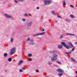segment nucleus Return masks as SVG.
Segmentation results:
<instances>
[{
	"mask_svg": "<svg viewBox=\"0 0 77 77\" xmlns=\"http://www.w3.org/2000/svg\"><path fill=\"white\" fill-rule=\"evenodd\" d=\"M5 16H6V18L8 19V18H12V17L11 16H10L8 14H4Z\"/></svg>",
	"mask_w": 77,
	"mask_h": 77,
	"instance_id": "nucleus-5",
	"label": "nucleus"
},
{
	"mask_svg": "<svg viewBox=\"0 0 77 77\" xmlns=\"http://www.w3.org/2000/svg\"><path fill=\"white\" fill-rule=\"evenodd\" d=\"M44 4L45 5H48V0H45L44 1Z\"/></svg>",
	"mask_w": 77,
	"mask_h": 77,
	"instance_id": "nucleus-7",
	"label": "nucleus"
},
{
	"mask_svg": "<svg viewBox=\"0 0 77 77\" xmlns=\"http://www.w3.org/2000/svg\"><path fill=\"white\" fill-rule=\"evenodd\" d=\"M69 44L71 46V47H71V48H72V47H74V46H73V45H72V44L71 43L69 42Z\"/></svg>",
	"mask_w": 77,
	"mask_h": 77,
	"instance_id": "nucleus-14",
	"label": "nucleus"
},
{
	"mask_svg": "<svg viewBox=\"0 0 77 77\" xmlns=\"http://www.w3.org/2000/svg\"><path fill=\"white\" fill-rule=\"evenodd\" d=\"M32 24V21H30L27 24V27H30Z\"/></svg>",
	"mask_w": 77,
	"mask_h": 77,
	"instance_id": "nucleus-6",
	"label": "nucleus"
},
{
	"mask_svg": "<svg viewBox=\"0 0 77 77\" xmlns=\"http://www.w3.org/2000/svg\"><path fill=\"white\" fill-rule=\"evenodd\" d=\"M29 77H30V76H29Z\"/></svg>",
	"mask_w": 77,
	"mask_h": 77,
	"instance_id": "nucleus-53",
	"label": "nucleus"
},
{
	"mask_svg": "<svg viewBox=\"0 0 77 77\" xmlns=\"http://www.w3.org/2000/svg\"><path fill=\"white\" fill-rule=\"evenodd\" d=\"M55 23H57V20H55Z\"/></svg>",
	"mask_w": 77,
	"mask_h": 77,
	"instance_id": "nucleus-45",
	"label": "nucleus"
},
{
	"mask_svg": "<svg viewBox=\"0 0 77 77\" xmlns=\"http://www.w3.org/2000/svg\"><path fill=\"white\" fill-rule=\"evenodd\" d=\"M39 34V35H45V32H42Z\"/></svg>",
	"mask_w": 77,
	"mask_h": 77,
	"instance_id": "nucleus-12",
	"label": "nucleus"
},
{
	"mask_svg": "<svg viewBox=\"0 0 77 77\" xmlns=\"http://www.w3.org/2000/svg\"><path fill=\"white\" fill-rule=\"evenodd\" d=\"M13 41L14 39H13V38H11L10 40V42H13Z\"/></svg>",
	"mask_w": 77,
	"mask_h": 77,
	"instance_id": "nucleus-23",
	"label": "nucleus"
},
{
	"mask_svg": "<svg viewBox=\"0 0 77 77\" xmlns=\"http://www.w3.org/2000/svg\"><path fill=\"white\" fill-rule=\"evenodd\" d=\"M51 13L52 14H53V15H56V14L55 13V12H54V11H52L51 12Z\"/></svg>",
	"mask_w": 77,
	"mask_h": 77,
	"instance_id": "nucleus-28",
	"label": "nucleus"
},
{
	"mask_svg": "<svg viewBox=\"0 0 77 77\" xmlns=\"http://www.w3.org/2000/svg\"><path fill=\"white\" fill-rule=\"evenodd\" d=\"M38 35H39V34H36L33 35V36H38Z\"/></svg>",
	"mask_w": 77,
	"mask_h": 77,
	"instance_id": "nucleus-22",
	"label": "nucleus"
},
{
	"mask_svg": "<svg viewBox=\"0 0 77 77\" xmlns=\"http://www.w3.org/2000/svg\"><path fill=\"white\" fill-rule=\"evenodd\" d=\"M1 77H3V76H2Z\"/></svg>",
	"mask_w": 77,
	"mask_h": 77,
	"instance_id": "nucleus-54",
	"label": "nucleus"
},
{
	"mask_svg": "<svg viewBox=\"0 0 77 77\" xmlns=\"http://www.w3.org/2000/svg\"><path fill=\"white\" fill-rule=\"evenodd\" d=\"M66 21H70V20L69 19H66Z\"/></svg>",
	"mask_w": 77,
	"mask_h": 77,
	"instance_id": "nucleus-29",
	"label": "nucleus"
},
{
	"mask_svg": "<svg viewBox=\"0 0 77 77\" xmlns=\"http://www.w3.org/2000/svg\"><path fill=\"white\" fill-rule=\"evenodd\" d=\"M71 60H72V61H73V62H77V61H75V60L74 59V58H71Z\"/></svg>",
	"mask_w": 77,
	"mask_h": 77,
	"instance_id": "nucleus-13",
	"label": "nucleus"
},
{
	"mask_svg": "<svg viewBox=\"0 0 77 77\" xmlns=\"http://www.w3.org/2000/svg\"><path fill=\"white\" fill-rule=\"evenodd\" d=\"M57 71H58V72H64V71L63 70L60 69L59 68L57 69Z\"/></svg>",
	"mask_w": 77,
	"mask_h": 77,
	"instance_id": "nucleus-8",
	"label": "nucleus"
},
{
	"mask_svg": "<svg viewBox=\"0 0 77 77\" xmlns=\"http://www.w3.org/2000/svg\"><path fill=\"white\" fill-rule=\"evenodd\" d=\"M20 72H23V70L21 69H20L19 70Z\"/></svg>",
	"mask_w": 77,
	"mask_h": 77,
	"instance_id": "nucleus-33",
	"label": "nucleus"
},
{
	"mask_svg": "<svg viewBox=\"0 0 77 77\" xmlns=\"http://www.w3.org/2000/svg\"><path fill=\"white\" fill-rule=\"evenodd\" d=\"M35 71H36V72H39V70H35Z\"/></svg>",
	"mask_w": 77,
	"mask_h": 77,
	"instance_id": "nucleus-35",
	"label": "nucleus"
},
{
	"mask_svg": "<svg viewBox=\"0 0 77 77\" xmlns=\"http://www.w3.org/2000/svg\"><path fill=\"white\" fill-rule=\"evenodd\" d=\"M28 15H29V16L32 17V15H31V14H29Z\"/></svg>",
	"mask_w": 77,
	"mask_h": 77,
	"instance_id": "nucleus-44",
	"label": "nucleus"
},
{
	"mask_svg": "<svg viewBox=\"0 0 77 77\" xmlns=\"http://www.w3.org/2000/svg\"><path fill=\"white\" fill-rule=\"evenodd\" d=\"M41 31H42V32H44V29H42V30H41Z\"/></svg>",
	"mask_w": 77,
	"mask_h": 77,
	"instance_id": "nucleus-40",
	"label": "nucleus"
},
{
	"mask_svg": "<svg viewBox=\"0 0 77 77\" xmlns=\"http://www.w3.org/2000/svg\"><path fill=\"white\" fill-rule=\"evenodd\" d=\"M22 21H23L24 22V21H26V20H25V19H22Z\"/></svg>",
	"mask_w": 77,
	"mask_h": 77,
	"instance_id": "nucleus-32",
	"label": "nucleus"
},
{
	"mask_svg": "<svg viewBox=\"0 0 77 77\" xmlns=\"http://www.w3.org/2000/svg\"><path fill=\"white\" fill-rule=\"evenodd\" d=\"M57 62L58 63H59V64H60L61 63L59 61H57Z\"/></svg>",
	"mask_w": 77,
	"mask_h": 77,
	"instance_id": "nucleus-34",
	"label": "nucleus"
},
{
	"mask_svg": "<svg viewBox=\"0 0 77 77\" xmlns=\"http://www.w3.org/2000/svg\"><path fill=\"white\" fill-rule=\"evenodd\" d=\"M58 55L56 54H54L52 55V57L51 58V61L53 62H54L57 60V57Z\"/></svg>",
	"mask_w": 77,
	"mask_h": 77,
	"instance_id": "nucleus-1",
	"label": "nucleus"
},
{
	"mask_svg": "<svg viewBox=\"0 0 77 77\" xmlns=\"http://www.w3.org/2000/svg\"><path fill=\"white\" fill-rule=\"evenodd\" d=\"M57 17H58V18H61V19H62V17H61V16H60L59 15H57Z\"/></svg>",
	"mask_w": 77,
	"mask_h": 77,
	"instance_id": "nucleus-21",
	"label": "nucleus"
},
{
	"mask_svg": "<svg viewBox=\"0 0 77 77\" xmlns=\"http://www.w3.org/2000/svg\"><path fill=\"white\" fill-rule=\"evenodd\" d=\"M30 41V42H31L32 43H29V44H31V45H35V43L33 42V39H30V38H28L26 39V41Z\"/></svg>",
	"mask_w": 77,
	"mask_h": 77,
	"instance_id": "nucleus-3",
	"label": "nucleus"
},
{
	"mask_svg": "<svg viewBox=\"0 0 77 77\" xmlns=\"http://www.w3.org/2000/svg\"><path fill=\"white\" fill-rule=\"evenodd\" d=\"M50 53H51L52 54H55V53H56V52L54 51H51L50 52Z\"/></svg>",
	"mask_w": 77,
	"mask_h": 77,
	"instance_id": "nucleus-9",
	"label": "nucleus"
},
{
	"mask_svg": "<svg viewBox=\"0 0 77 77\" xmlns=\"http://www.w3.org/2000/svg\"><path fill=\"white\" fill-rule=\"evenodd\" d=\"M62 47H63V46H62V45H58V48L59 49H60V48H62Z\"/></svg>",
	"mask_w": 77,
	"mask_h": 77,
	"instance_id": "nucleus-10",
	"label": "nucleus"
},
{
	"mask_svg": "<svg viewBox=\"0 0 77 77\" xmlns=\"http://www.w3.org/2000/svg\"><path fill=\"white\" fill-rule=\"evenodd\" d=\"M15 51V49L14 48H12L10 52L11 55H12Z\"/></svg>",
	"mask_w": 77,
	"mask_h": 77,
	"instance_id": "nucleus-4",
	"label": "nucleus"
},
{
	"mask_svg": "<svg viewBox=\"0 0 77 77\" xmlns=\"http://www.w3.org/2000/svg\"><path fill=\"white\" fill-rule=\"evenodd\" d=\"M70 17H71L72 18H74V15L71 14L70 15Z\"/></svg>",
	"mask_w": 77,
	"mask_h": 77,
	"instance_id": "nucleus-26",
	"label": "nucleus"
},
{
	"mask_svg": "<svg viewBox=\"0 0 77 77\" xmlns=\"http://www.w3.org/2000/svg\"><path fill=\"white\" fill-rule=\"evenodd\" d=\"M70 7H71V8H74V6L72 5H71Z\"/></svg>",
	"mask_w": 77,
	"mask_h": 77,
	"instance_id": "nucleus-38",
	"label": "nucleus"
},
{
	"mask_svg": "<svg viewBox=\"0 0 77 77\" xmlns=\"http://www.w3.org/2000/svg\"><path fill=\"white\" fill-rule=\"evenodd\" d=\"M5 72H7V70H5Z\"/></svg>",
	"mask_w": 77,
	"mask_h": 77,
	"instance_id": "nucleus-43",
	"label": "nucleus"
},
{
	"mask_svg": "<svg viewBox=\"0 0 77 77\" xmlns=\"http://www.w3.org/2000/svg\"><path fill=\"white\" fill-rule=\"evenodd\" d=\"M63 4L64 5H66V3L65 2V1L63 0Z\"/></svg>",
	"mask_w": 77,
	"mask_h": 77,
	"instance_id": "nucleus-25",
	"label": "nucleus"
},
{
	"mask_svg": "<svg viewBox=\"0 0 77 77\" xmlns=\"http://www.w3.org/2000/svg\"><path fill=\"white\" fill-rule=\"evenodd\" d=\"M63 35H61V36H60V38H63Z\"/></svg>",
	"mask_w": 77,
	"mask_h": 77,
	"instance_id": "nucleus-39",
	"label": "nucleus"
},
{
	"mask_svg": "<svg viewBox=\"0 0 77 77\" xmlns=\"http://www.w3.org/2000/svg\"><path fill=\"white\" fill-rule=\"evenodd\" d=\"M24 17H27L28 16V15L27 14H24Z\"/></svg>",
	"mask_w": 77,
	"mask_h": 77,
	"instance_id": "nucleus-27",
	"label": "nucleus"
},
{
	"mask_svg": "<svg viewBox=\"0 0 77 77\" xmlns=\"http://www.w3.org/2000/svg\"><path fill=\"white\" fill-rule=\"evenodd\" d=\"M45 77H48V76H45Z\"/></svg>",
	"mask_w": 77,
	"mask_h": 77,
	"instance_id": "nucleus-50",
	"label": "nucleus"
},
{
	"mask_svg": "<svg viewBox=\"0 0 77 77\" xmlns=\"http://www.w3.org/2000/svg\"><path fill=\"white\" fill-rule=\"evenodd\" d=\"M76 77H77V76H76Z\"/></svg>",
	"mask_w": 77,
	"mask_h": 77,
	"instance_id": "nucleus-52",
	"label": "nucleus"
},
{
	"mask_svg": "<svg viewBox=\"0 0 77 77\" xmlns=\"http://www.w3.org/2000/svg\"><path fill=\"white\" fill-rule=\"evenodd\" d=\"M75 44H77V42H75Z\"/></svg>",
	"mask_w": 77,
	"mask_h": 77,
	"instance_id": "nucleus-46",
	"label": "nucleus"
},
{
	"mask_svg": "<svg viewBox=\"0 0 77 77\" xmlns=\"http://www.w3.org/2000/svg\"><path fill=\"white\" fill-rule=\"evenodd\" d=\"M8 61H9V62H11L12 61V58H9L8 59Z\"/></svg>",
	"mask_w": 77,
	"mask_h": 77,
	"instance_id": "nucleus-20",
	"label": "nucleus"
},
{
	"mask_svg": "<svg viewBox=\"0 0 77 77\" xmlns=\"http://www.w3.org/2000/svg\"><path fill=\"white\" fill-rule=\"evenodd\" d=\"M66 35H72V36H74V34H69V33H67L66 34Z\"/></svg>",
	"mask_w": 77,
	"mask_h": 77,
	"instance_id": "nucleus-17",
	"label": "nucleus"
},
{
	"mask_svg": "<svg viewBox=\"0 0 77 77\" xmlns=\"http://www.w3.org/2000/svg\"><path fill=\"white\" fill-rule=\"evenodd\" d=\"M29 59L30 60H32V58H29Z\"/></svg>",
	"mask_w": 77,
	"mask_h": 77,
	"instance_id": "nucleus-41",
	"label": "nucleus"
},
{
	"mask_svg": "<svg viewBox=\"0 0 77 77\" xmlns=\"http://www.w3.org/2000/svg\"><path fill=\"white\" fill-rule=\"evenodd\" d=\"M28 56H29V57H31V56H32V54H29L28 55Z\"/></svg>",
	"mask_w": 77,
	"mask_h": 77,
	"instance_id": "nucleus-30",
	"label": "nucleus"
},
{
	"mask_svg": "<svg viewBox=\"0 0 77 77\" xmlns=\"http://www.w3.org/2000/svg\"><path fill=\"white\" fill-rule=\"evenodd\" d=\"M71 51H70L69 52H65V53L66 54H69L71 53Z\"/></svg>",
	"mask_w": 77,
	"mask_h": 77,
	"instance_id": "nucleus-15",
	"label": "nucleus"
},
{
	"mask_svg": "<svg viewBox=\"0 0 77 77\" xmlns=\"http://www.w3.org/2000/svg\"><path fill=\"white\" fill-rule=\"evenodd\" d=\"M75 73H76V74H77V71H76V72H75Z\"/></svg>",
	"mask_w": 77,
	"mask_h": 77,
	"instance_id": "nucleus-49",
	"label": "nucleus"
},
{
	"mask_svg": "<svg viewBox=\"0 0 77 77\" xmlns=\"http://www.w3.org/2000/svg\"><path fill=\"white\" fill-rule=\"evenodd\" d=\"M37 9H39V7H37L36 8Z\"/></svg>",
	"mask_w": 77,
	"mask_h": 77,
	"instance_id": "nucleus-36",
	"label": "nucleus"
},
{
	"mask_svg": "<svg viewBox=\"0 0 77 77\" xmlns=\"http://www.w3.org/2000/svg\"><path fill=\"white\" fill-rule=\"evenodd\" d=\"M51 2L50 0H48V5H50V4H51Z\"/></svg>",
	"mask_w": 77,
	"mask_h": 77,
	"instance_id": "nucleus-24",
	"label": "nucleus"
},
{
	"mask_svg": "<svg viewBox=\"0 0 77 77\" xmlns=\"http://www.w3.org/2000/svg\"><path fill=\"white\" fill-rule=\"evenodd\" d=\"M75 47H74L72 49V51H74V50L75 49Z\"/></svg>",
	"mask_w": 77,
	"mask_h": 77,
	"instance_id": "nucleus-31",
	"label": "nucleus"
},
{
	"mask_svg": "<svg viewBox=\"0 0 77 77\" xmlns=\"http://www.w3.org/2000/svg\"><path fill=\"white\" fill-rule=\"evenodd\" d=\"M18 2H23L24 1V0H17Z\"/></svg>",
	"mask_w": 77,
	"mask_h": 77,
	"instance_id": "nucleus-18",
	"label": "nucleus"
},
{
	"mask_svg": "<svg viewBox=\"0 0 77 77\" xmlns=\"http://www.w3.org/2000/svg\"><path fill=\"white\" fill-rule=\"evenodd\" d=\"M23 60H20L18 64V65H21V64H22V63H23Z\"/></svg>",
	"mask_w": 77,
	"mask_h": 77,
	"instance_id": "nucleus-11",
	"label": "nucleus"
},
{
	"mask_svg": "<svg viewBox=\"0 0 77 77\" xmlns=\"http://www.w3.org/2000/svg\"><path fill=\"white\" fill-rule=\"evenodd\" d=\"M14 2H15L16 3H17V1L16 0H14Z\"/></svg>",
	"mask_w": 77,
	"mask_h": 77,
	"instance_id": "nucleus-42",
	"label": "nucleus"
},
{
	"mask_svg": "<svg viewBox=\"0 0 77 77\" xmlns=\"http://www.w3.org/2000/svg\"><path fill=\"white\" fill-rule=\"evenodd\" d=\"M4 57H7L8 56V54L6 53H5L4 54Z\"/></svg>",
	"mask_w": 77,
	"mask_h": 77,
	"instance_id": "nucleus-16",
	"label": "nucleus"
},
{
	"mask_svg": "<svg viewBox=\"0 0 77 77\" xmlns=\"http://www.w3.org/2000/svg\"><path fill=\"white\" fill-rule=\"evenodd\" d=\"M22 69H23V70H25V69H25L24 67H23Z\"/></svg>",
	"mask_w": 77,
	"mask_h": 77,
	"instance_id": "nucleus-37",
	"label": "nucleus"
},
{
	"mask_svg": "<svg viewBox=\"0 0 77 77\" xmlns=\"http://www.w3.org/2000/svg\"><path fill=\"white\" fill-rule=\"evenodd\" d=\"M61 44L62 45L64 46V47H65L66 49H69V48H71V47L67 45L66 44L63 42H62Z\"/></svg>",
	"mask_w": 77,
	"mask_h": 77,
	"instance_id": "nucleus-2",
	"label": "nucleus"
},
{
	"mask_svg": "<svg viewBox=\"0 0 77 77\" xmlns=\"http://www.w3.org/2000/svg\"><path fill=\"white\" fill-rule=\"evenodd\" d=\"M35 0H33V1H35Z\"/></svg>",
	"mask_w": 77,
	"mask_h": 77,
	"instance_id": "nucleus-51",
	"label": "nucleus"
},
{
	"mask_svg": "<svg viewBox=\"0 0 77 77\" xmlns=\"http://www.w3.org/2000/svg\"><path fill=\"white\" fill-rule=\"evenodd\" d=\"M48 64L50 65V62H49Z\"/></svg>",
	"mask_w": 77,
	"mask_h": 77,
	"instance_id": "nucleus-47",
	"label": "nucleus"
},
{
	"mask_svg": "<svg viewBox=\"0 0 77 77\" xmlns=\"http://www.w3.org/2000/svg\"><path fill=\"white\" fill-rule=\"evenodd\" d=\"M63 75V74H62V73H59L58 74V75H59V77H61V76H62V75Z\"/></svg>",
	"mask_w": 77,
	"mask_h": 77,
	"instance_id": "nucleus-19",
	"label": "nucleus"
},
{
	"mask_svg": "<svg viewBox=\"0 0 77 77\" xmlns=\"http://www.w3.org/2000/svg\"><path fill=\"white\" fill-rule=\"evenodd\" d=\"M28 61H30V60L29 59V60H28Z\"/></svg>",
	"mask_w": 77,
	"mask_h": 77,
	"instance_id": "nucleus-48",
	"label": "nucleus"
}]
</instances>
